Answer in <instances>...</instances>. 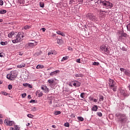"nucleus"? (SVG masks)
Instances as JSON below:
<instances>
[{"label":"nucleus","mask_w":130,"mask_h":130,"mask_svg":"<svg viewBox=\"0 0 130 130\" xmlns=\"http://www.w3.org/2000/svg\"><path fill=\"white\" fill-rule=\"evenodd\" d=\"M74 76L76 78H79V77H83V75H82V74H75Z\"/></svg>","instance_id":"nucleus-25"},{"label":"nucleus","mask_w":130,"mask_h":130,"mask_svg":"<svg viewBox=\"0 0 130 130\" xmlns=\"http://www.w3.org/2000/svg\"><path fill=\"white\" fill-rule=\"evenodd\" d=\"M3 120L2 119H0V124H3Z\"/></svg>","instance_id":"nucleus-60"},{"label":"nucleus","mask_w":130,"mask_h":130,"mask_svg":"<svg viewBox=\"0 0 130 130\" xmlns=\"http://www.w3.org/2000/svg\"><path fill=\"white\" fill-rule=\"evenodd\" d=\"M31 27L29 25H25L24 27V29H25V30H28V29H29Z\"/></svg>","instance_id":"nucleus-32"},{"label":"nucleus","mask_w":130,"mask_h":130,"mask_svg":"<svg viewBox=\"0 0 130 130\" xmlns=\"http://www.w3.org/2000/svg\"><path fill=\"white\" fill-rule=\"evenodd\" d=\"M13 88V85H11V84H9L8 85V89L9 90H12V89Z\"/></svg>","instance_id":"nucleus-40"},{"label":"nucleus","mask_w":130,"mask_h":130,"mask_svg":"<svg viewBox=\"0 0 130 130\" xmlns=\"http://www.w3.org/2000/svg\"><path fill=\"white\" fill-rule=\"evenodd\" d=\"M41 30H42L43 32H45V31H46V28H41Z\"/></svg>","instance_id":"nucleus-55"},{"label":"nucleus","mask_w":130,"mask_h":130,"mask_svg":"<svg viewBox=\"0 0 130 130\" xmlns=\"http://www.w3.org/2000/svg\"><path fill=\"white\" fill-rule=\"evenodd\" d=\"M37 94H39L38 95L39 97H42V96L43 95V93H42V92H40V90H38L37 91Z\"/></svg>","instance_id":"nucleus-22"},{"label":"nucleus","mask_w":130,"mask_h":130,"mask_svg":"<svg viewBox=\"0 0 130 130\" xmlns=\"http://www.w3.org/2000/svg\"><path fill=\"white\" fill-rule=\"evenodd\" d=\"M19 2L21 5H24V4H25V1H24V0H19Z\"/></svg>","instance_id":"nucleus-42"},{"label":"nucleus","mask_w":130,"mask_h":130,"mask_svg":"<svg viewBox=\"0 0 130 130\" xmlns=\"http://www.w3.org/2000/svg\"><path fill=\"white\" fill-rule=\"evenodd\" d=\"M91 110L92 111H97V110H98V107L97 106V105H94L92 108H91Z\"/></svg>","instance_id":"nucleus-17"},{"label":"nucleus","mask_w":130,"mask_h":130,"mask_svg":"<svg viewBox=\"0 0 130 130\" xmlns=\"http://www.w3.org/2000/svg\"><path fill=\"white\" fill-rule=\"evenodd\" d=\"M30 103H35V100H31L30 101Z\"/></svg>","instance_id":"nucleus-57"},{"label":"nucleus","mask_w":130,"mask_h":130,"mask_svg":"<svg viewBox=\"0 0 130 130\" xmlns=\"http://www.w3.org/2000/svg\"><path fill=\"white\" fill-rule=\"evenodd\" d=\"M4 55H5L4 53H0V57H4Z\"/></svg>","instance_id":"nucleus-48"},{"label":"nucleus","mask_w":130,"mask_h":130,"mask_svg":"<svg viewBox=\"0 0 130 130\" xmlns=\"http://www.w3.org/2000/svg\"><path fill=\"white\" fill-rule=\"evenodd\" d=\"M27 87H28V88H30V89H32V85H31L29 83H27Z\"/></svg>","instance_id":"nucleus-50"},{"label":"nucleus","mask_w":130,"mask_h":130,"mask_svg":"<svg viewBox=\"0 0 130 130\" xmlns=\"http://www.w3.org/2000/svg\"><path fill=\"white\" fill-rule=\"evenodd\" d=\"M117 116L121 123H123V122H125L127 120V117L124 114H119Z\"/></svg>","instance_id":"nucleus-4"},{"label":"nucleus","mask_w":130,"mask_h":130,"mask_svg":"<svg viewBox=\"0 0 130 130\" xmlns=\"http://www.w3.org/2000/svg\"><path fill=\"white\" fill-rule=\"evenodd\" d=\"M73 86L74 87H80L81 86V83L78 81H75L73 82Z\"/></svg>","instance_id":"nucleus-13"},{"label":"nucleus","mask_w":130,"mask_h":130,"mask_svg":"<svg viewBox=\"0 0 130 130\" xmlns=\"http://www.w3.org/2000/svg\"><path fill=\"white\" fill-rule=\"evenodd\" d=\"M13 35H15V32L11 31L9 34H8V37L9 38H12V37H13Z\"/></svg>","instance_id":"nucleus-18"},{"label":"nucleus","mask_w":130,"mask_h":130,"mask_svg":"<svg viewBox=\"0 0 130 130\" xmlns=\"http://www.w3.org/2000/svg\"><path fill=\"white\" fill-rule=\"evenodd\" d=\"M2 94L4 95L5 96H7V95H9V93H8L6 92H2Z\"/></svg>","instance_id":"nucleus-45"},{"label":"nucleus","mask_w":130,"mask_h":130,"mask_svg":"<svg viewBox=\"0 0 130 130\" xmlns=\"http://www.w3.org/2000/svg\"><path fill=\"white\" fill-rule=\"evenodd\" d=\"M51 54H56V51L54 50H51L48 53V55H50Z\"/></svg>","instance_id":"nucleus-14"},{"label":"nucleus","mask_w":130,"mask_h":130,"mask_svg":"<svg viewBox=\"0 0 130 130\" xmlns=\"http://www.w3.org/2000/svg\"><path fill=\"white\" fill-rule=\"evenodd\" d=\"M4 123L6 125H9V126H12L15 124V122L14 121H10L9 119H6L4 121Z\"/></svg>","instance_id":"nucleus-7"},{"label":"nucleus","mask_w":130,"mask_h":130,"mask_svg":"<svg viewBox=\"0 0 130 130\" xmlns=\"http://www.w3.org/2000/svg\"><path fill=\"white\" fill-rule=\"evenodd\" d=\"M7 13V10H0V14L3 15V14H6Z\"/></svg>","instance_id":"nucleus-24"},{"label":"nucleus","mask_w":130,"mask_h":130,"mask_svg":"<svg viewBox=\"0 0 130 130\" xmlns=\"http://www.w3.org/2000/svg\"><path fill=\"white\" fill-rule=\"evenodd\" d=\"M120 70L121 72H123L124 73H125V71H126V70L124 69V68H120Z\"/></svg>","instance_id":"nucleus-44"},{"label":"nucleus","mask_w":130,"mask_h":130,"mask_svg":"<svg viewBox=\"0 0 130 130\" xmlns=\"http://www.w3.org/2000/svg\"><path fill=\"white\" fill-rule=\"evenodd\" d=\"M7 78L10 81H14L17 78V73L16 71H12L11 74H9L7 75Z\"/></svg>","instance_id":"nucleus-5"},{"label":"nucleus","mask_w":130,"mask_h":130,"mask_svg":"<svg viewBox=\"0 0 130 130\" xmlns=\"http://www.w3.org/2000/svg\"><path fill=\"white\" fill-rule=\"evenodd\" d=\"M92 101H93V102L96 103V102H97L98 101V100H97V99H93V100H92Z\"/></svg>","instance_id":"nucleus-59"},{"label":"nucleus","mask_w":130,"mask_h":130,"mask_svg":"<svg viewBox=\"0 0 130 130\" xmlns=\"http://www.w3.org/2000/svg\"><path fill=\"white\" fill-rule=\"evenodd\" d=\"M40 7L41 8H44V3H43V2H40Z\"/></svg>","instance_id":"nucleus-29"},{"label":"nucleus","mask_w":130,"mask_h":130,"mask_svg":"<svg viewBox=\"0 0 130 130\" xmlns=\"http://www.w3.org/2000/svg\"><path fill=\"white\" fill-rule=\"evenodd\" d=\"M119 92L122 96H126V90L124 89H120Z\"/></svg>","instance_id":"nucleus-12"},{"label":"nucleus","mask_w":130,"mask_h":130,"mask_svg":"<svg viewBox=\"0 0 130 130\" xmlns=\"http://www.w3.org/2000/svg\"><path fill=\"white\" fill-rule=\"evenodd\" d=\"M68 58H69V56L63 57V58L61 59V61H63V60H67Z\"/></svg>","instance_id":"nucleus-33"},{"label":"nucleus","mask_w":130,"mask_h":130,"mask_svg":"<svg viewBox=\"0 0 130 130\" xmlns=\"http://www.w3.org/2000/svg\"><path fill=\"white\" fill-rule=\"evenodd\" d=\"M77 119H78L79 121H84V118H83V117H78Z\"/></svg>","instance_id":"nucleus-26"},{"label":"nucleus","mask_w":130,"mask_h":130,"mask_svg":"<svg viewBox=\"0 0 130 130\" xmlns=\"http://www.w3.org/2000/svg\"><path fill=\"white\" fill-rule=\"evenodd\" d=\"M76 117V116L75 115V114H71V117L73 118H75V117Z\"/></svg>","instance_id":"nucleus-51"},{"label":"nucleus","mask_w":130,"mask_h":130,"mask_svg":"<svg viewBox=\"0 0 130 130\" xmlns=\"http://www.w3.org/2000/svg\"><path fill=\"white\" fill-rule=\"evenodd\" d=\"M34 116L31 114H27V117H29V118H33Z\"/></svg>","instance_id":"nucleus-34"},{"label":"nucleus","mask_w":130,"mask_h":130,"mask_svg":"<svg viewBox=\"0 0 130 130\" xmlns=\"http://www.w3.org/2000/svg\"><path fill=\"white\" fill-rule=\"evenodd\" d=\"M61 42V39H57V43L58 44H60Z\"/></svg>","instance_id":"nucleus-36"},{"label":"nucleus","mask_w":130,"mask_h":130,"mask_svg":"<svg viewBox=\"0 0 130 130\" xmlns=\"http://www.w3.org/2000/svg\"><path fill=\"white\" fill-rule=\"evenodd\" d=\"M64 126H66V127H70V123L69 122L64 123Z\"/></svg>","instance_id":"nucleus-31"},{"label":"nucleus","mask_w":130,"mask_h":130,"mask_svg":"<svg viewBox=\"0 0 130 130\" xmlns=\"http://www.w3.org/2000/svg\"><path fill=\"white\" fill-rule=\"evenodd\" d=\"M57 34H58V35H61V36H66L64 35V34H63L62 32H61L60 30H58L56 31Z\"/></svg>","instance_id":"nucleus-20"},{"label":"nucleus","mask_w":130,"mask_h":130,"mask_svg":"<svg viewBox=\"0 0 130 130\" xmlns=\"http://www.w3.org/2000/svg\"><path fill=\"white\" fill-rule=\"evenodd\" d=\"M41 88L44 91L45 93H48L49 92V89L46 86V85H43L41 86Z\"/></svg>","instance_id":"nucleus-8"},{"label":"nucleus","mask_w":130,"mask_h":130,"mask_svg":"<svg viewBox=\"0 0 130 130\" xmlns=\"http://www.w3.org/2000/svg\"><path fill=\"white\" fill-rule=\"evenodd\" d=\"M48 83H49V86H50V87H53V85H55L54 80L52 79H49L48 80Z\"/></svg>","instance_id":"nucleus-9"},{"label":"nucleus","mask_w":130,"mask_h":130,"mask_svg":"<svg viewBox=\"0 0 130 130\" xmlns=\"http://www.w3.org/2000/svg\"><path fill=\"white\" fill-rule=\"evenodd\" d=\"M26 95H27V94L26 93H22V98H25V97H26Z\"/></svg>","instance_id":"nucleus-46"},{"label":"nucleus","mask_w":130,"mask_h":130,"mask_svg":"<svg viewBox=\"0 0 130 130\" xmlns=\"http://www.w3.org/2000/svg\"><path fill=\"white\" fill-rule=\"evenodd\" d=\"M95 5H102V6H105L107 9H111L113 7L112 3L109 2V1L98 0L95 2Z\"/></svg>","instance_id":"nucleus-1"},{"label":"nucleus","mask_w":130,"mask_h":130,"mask_svg":"<svg viewBox=\"0 0 130 130\" xmlns=\"http://www.w3.org/2000/svg\"><path fill=\"white\" fill-rule=\"evenodd\" d=\"M76 0H70L69 4L70 5H72V4H74V3H75V1Z\"/></svg>","instance_id":"nucleus-41"},{"label":"nucleus","mask_w":130,"mask_h":130,"mask_svg":"<svg viewBox=\"0 0 130 130\" xmlns=\"http://www.w3.org/2000/svg\"><path fill=\"white\" fill-rule=\"evenodd\" d=\"M109 47L107 45H103L101 46L100 48V51L102 52V53H105V54H107L108 55L109 54Z\"/></svg>","instance_id":"nucleus-2"},{"label":"nucleus","mask_w":130,"mask_h":130,"mask_svg":"<svg viewBox=\"0 0 130 130\" xmlns=\"http://www.w3.org/2000/svg\"><path fill=\"white\" fill-rule=\"evenodd\" d=\"M26 67V64L25 63H22L20 64L17 65V68L18 69H22V68H25Z\"/></svg>","instance_id":"nucleus-16"},{"label":"nucleus","mask_w":130,"mask_h":130,"mask_svg":"<svg viewBox=\"0 0 130 130\" xmlns=\"http://www.w3.org/2000/svg\"><path fill=\"white\" fill-rule=\"evenodd\" d=\"M23 86H24V87H28V83H23Z\"/></svg>","instance_id":"nucleus-54"},{"label":"nucleus","mask_w":130,"mask_h":130,"mask_svg":"<svg viewBox=\"0 0 130 130\" xmlns=\"http://www.w3.org/2000/svg\"><path fill=\"white\" fill-rule=\"evenodd\" d=\"M32 43H28L27 44V45L28 46V47H33V46H34V41H32Z\"/></svg>","instance_id":"nucleus-19"},{"label":"nucleus","mask_w":130,"mask_h":130,"mask_svg":"<svg viewBox=\"0 0 130 130\" xmlns=\"http://www.w3.org/2000/svg\"><path fill=\"white\" fill-rule=\"evenodd\" d=\"M0 44L1 45H7V44H8V42H1Z\"/></svg>","instance_id":"nucleus-30"},{"label":"nucleus","mask_w":130,"mask_h":130,"mask_svg":"<svg viewBox=\"0 0 130 130\" xmlns=\"http://www.w3.org/2000/svg\"><path fill=\"white\" fill-rule=\"evenodd\" d=\"M100 99L101 100H102V101H103V100L104 99V98L103 97V96H100Z\"/></svg>","instance_id":"nucleus-56"},{"label":"nucleus","mask_w":130,"mask_h":130,"mask_svg":"<svg viewBox=\"0 0 130 130\" xmlns=\"http://www.w3.org/2000/svg\"><path fill=\"white\" fill-rule=\"evenodd\" d=\"M57 74H59V70H56L50 73V76L51 77H53V76H57Z\"/></svg>","instance_id":"nucleus-10"},{"label":"nucleus","mask_w":130,"mask_h":130,"mask_svg":"<svg viewBox=\"0 0 130 130\" xmlns=\"http://www.w3.org/2000/svg\"><path fill=\"white\" fill-rule=\"evenodd\" d=\"M99 64V62H92V66H98Z\"/></svg>","instance_id":"nucleus-35"},{"label":"nucleus","mask_w":130,"mask_h":130,"mask_svg":"<svg viewBox=\"0 0 130 130\" xmlns=\"http://www.w3.org/2000/svg\"><path fill=\"white\" fill-rule=\"evenodd\" d=\"M42 53V52L41 51H38L35 53V55H36L37 56H38L39 55H40Z\"/></svg>","instance_id":"nucleus-27"},{"label":"nucleus","mask_w":130,"mask_h":130,"mask_svg":"<svg viewBox=\"0 0 130 130\" xmlns=\"http://www.w3.org/2000/svg\"><path fill=\"white\" fill-rule=\"evenodd\" d=\"M121 50L123 51H127V49H126L125 47H122L121 48Z\"/></svg>","instance_id":"nucleus-38"},{"label":"nucleus","mask_w":130,"mask_h":130,"mask_svg":"<svg viewBox=\"0 0 130 130\" xmlns=\"http://www.w3.org/2000/svg\"><path fill=\"white\" fill-rule=\"evenodd\" d=\"M15 129H16V130H19V129H20V127H19V126H18V125H15Z\"/></svg>","instance_id":"nucleus-47"},{"label":"nucleus","mask_w":130,"mask_h":130,"mask_svg":"<svg viewBox=\"0 0 130 130\" xmlns=\"http://www.w3.org/2000/svg\"><path fill=\"white\" fill-rule=\"evenodd\" d=\"M43 68H44V66L41 64L37 65L36 67V69H37L38 70H39V69H43Z\"/></svg>","instance_id":"nucleus-21"},{"label":"nucleus","mask_w":130,"mask_h":130,"mask_svg":"<svg viewBox=\"0 0 130 130\" xmlns=\"http://www.w3.org/2000/svg\"><path fill=\"white\" fill-rule=\"evenodd\" d=\"M4 5V1L1 0L0 1V6H3Z\"/></svg>","instance_id":"nucleus-53"},{"label":"nucleus","mask_w":130,"mask_h":130,"mask_svg":"<svg viewBox=\"0 0 130 130\" xmlns=\"http://www.w3.org/2000/svg\"><path fill=\"white\" fill-rule=\"evenodd\" d=\"M84 95H85V93H84V92L81 93L80 94V97L81 98H84Z\"/></svg>","instance_id":"nucleus-43"},{"label":"nucleus","mask_w":130,"mask_h":130,"mask_svg":"<svg viewBox=\"0 0 130 130\" xmlns=\"http://www.w3.org/2000/svg\"><path fill=\"white\" fill-rule=\"evenodd\" d=\"M0 118H3V114H0Z\"/></svg>","instance_id":"nucleus-63"},{"label":"nucleus","mask_w":130,"mask_h":130,"mask_svg":"<svg viewBox=\"0 0 130 130\" xmlns=\"http://www.w3.org/2000/svg\"><path fill=\"white\" fill-rule=\"evenodd\" d=\"M89 100H90V101H93V98H92V97H89Z\"/></svg>","instance_id":"nucleus-58"},{"label":"nucleus","mask_w":130,"mask_h":130,"mask_svg":"<svg viewBox=\"0 0 130 130\" xmlns=\"http://www.w3.org/2000/svg\"><path fill=\"white\" fill-rule=\"evenodd\" d=\"M97 115H98V116L101 117L102 116V113L100 112H98L96 113Z\"/></svg>","instance_id":"nucleus-37"},{"label":"nucleus","mask_w":130,"mask_h":130,"mask_svg":"<svg viewBox=\"0 0 130 130\" xmlns=\"http://www.w3.org/2000/svg\"><path fill=\"white\" fill-rule=\"evenodd\" d=\"M124 74H125V75H126V76H128V77H130V71H129L126 70V71H125Z\"/></svg>","instance_id":"nucleus-23"},{"label":"nucleus","mask_w":130,"mask_h":130,"mask_svg":"<svg viewBox=\"0 0 130 130\" xmlns=\"http://www.w3.org/2000/svg\"><path fill=\"white\" fill-rule=\"evenodd\" d=\"M109 87H112L113 86H114L115 85V82L114 80L110 79L109 80Z\"/></svg>","instance_id":"nucleus-11"},{"label":"nucleus","mask_w":130,"mask_h":130,"mask_svg":"<svg viewBox=\"0 0 130 130\" xmlns=\"http://www.w3.org/2000/svg\"><path fill=\"white\" fill-rule=\"evenodd\" d=\"M86 17L87 18V20H89V21H97V18L96 16H95L92 13H88L86 15Z\"/></svg>","instance_id":"nucleus-6"},{"label":"nucleus","mask_w":130,"mask_h":130,"mask_svg":"<svg viewBox=\"0 0 130 130\" xmlns=\"http://www.w3.org/2000/svg\"><path fill=\"white\" fill-rule=\"evenodd\" d=\"M52 127H53V128H55V127H56V126H55V125H52Z\"/></svg>","instance_id":"nucleus-61"},{"label":"nucleus","mask_w":130,"mask_h":130,"mask_svg":"<svg viewBox=\"0 0 130 130\" xmlns=\"http://www.w3.org/2000/svg\"><path fill=\"white\" fill-rule=\"evenodd\" d=\"M10 130H15V129H14V128H13L12 127H10Z\"/></svg>","instance_id":"nucleus-64"},{"label":"nucleus","mask_w":130,"mask_h":130,"mask_svg":"<svg viewBox=\"0 0 130 130\" xmlns=\"http://www.w3.org/2000/svg\"><path fill=\"white\" fill-rule=\"evenodd\" d=\"M76 62H78V63H81V60H80V59H76Z\"/></svg>","instance_id":"nucleus-49"},{"label":"nucleus","mask_w":130,"mask_h":130,"mask_svg":"<svg viewBox=\"0 0 130 130\" xmlns=\"http://www.w3.org/2000/svg\"><path fill=\"white\" fill-rule=\"evenodd\" d=\"M27 97L29 99H31V95H28Z\"/></svg>","instance_id":"nucleus-62"},{"label":"nucleus","mask_w":130,"mask_h":130,"mask_svg":"<svg viewBox=\"0 0 130 130\" xmlns=\"http://www.w3.org/2000/svg\"><path fill=\"white\" fill-rule=\"evenodd\" d=\"M60 113H61V112L60 111H55L54 112V114H55V115H58V114H60Z\"/></svg>","instance_id":"nucleus-28"},{"label":"nucleus","mask_w":130,"mask_h":130,"mask_svg":"<svg viewBox=\"0 0 130 130\" xmlns=\"http://www.w3.org/2000/svg\"><path fill=\"white\" fill-rule=\"evenodd\" d=\"M110 89H111L114 91V92H116V90H117V86L116 85H113L112 86L110 87Z\"/></svg>","instance_id":"nucleus-15"},{"label":"nucleus","mask_w":130,"mask_h":130,"mask_svg":"<svg viewBox=\"0 0 130 130\" xmlns=\"http://www.w3.org/2000/svg\"><path fill=\"white\" fill-rule=\"evenodd\" d=\"M23 37H24L23 32H18L17 35L16 36V39L12 40L13 43H18V42H20V41L23 40Z\"/></svg>","instance_id":"nucleus-3"},{"label":"nucleus","mask_w":130,"mask_h":130,"mask_svg":"<svg viewBox=\"0 0 130 130\" xmlns=\"http://www.w3.org/2000/svg\"><path fill=\"white\" fill-rule=\"evenodd\" d=\"M122 37H126L127 36V35L126 33H122L121 34Z\"/></svg>","instance_id":"nucleus-39"},{"label":"nucleus","mask_w":130,"mask_h":130,"mask_svg":"<svg viewBox=\"0 0 130 130\" xmlns=\"http://www.w3.org/2000/svg\"><path fill=\"white\" fill-rule=\"evenodd\" d=\"M83 0H78V2L79 3V4H83Z\"/></svg>","instance_id":"nucleus-52"}]
</instances>
